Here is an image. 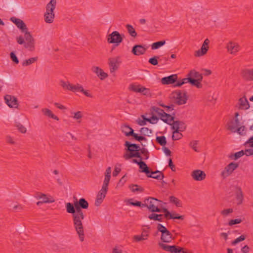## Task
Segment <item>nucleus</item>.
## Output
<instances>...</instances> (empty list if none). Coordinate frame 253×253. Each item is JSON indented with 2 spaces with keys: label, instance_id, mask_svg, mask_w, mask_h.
Here are the masks:
<instances>
[{
  "label": "nucleus",
  "instance_id": "obj_1",
  "mask_svg": "<svg viewBox=\"0 0 253 253\" xmlns=\"http://www.w3.org/2000/svg\"><path fill=\"white\" fill-rule=\"evenodd\" d=\"M74 204L66 203V210L68 213L72 214L74 228L78 235L80 241L83 242L84 240L85 234L82 221L84 219L85 216L82 209H87L88 207V203L83 198L78 201L76 197H74Z\"/></svg>",
  "mask_w": 253,
  "mask_h": 253
},
{
  "label": "nucleus",
  "instance_id": "obj_2",
  "mask_svg": "<svg viewBox=\"0 0 253 253\" xmlns=\"http://www.w3.org/2000/svg\"><path fill=\"white\" fill-rule=\"evenodd\" d=\"M170 97L174 103L178 105L185 104L188 99L186 91L180 90L173 91L171 93Z\"/></svg>",
  "mask_w": 253,
  "mask_h": 253
},
{
  "label": "nucleus",
  "instance_id": "obj_3",
  "mask_svg": "<svg viewBox=\"0 0 253 253\" xmlns=\"http://www.w3.org/2000/svg\"><path fill=\"white\" fill-rule=\"evenodd\" d=\"M144 207H147V209L151 212H161L162 210L159 208V203L162 201L158 200L156 198L149 197L144 201Z\"/></svg>",
  "mask_w": 253,
  "mask_h": 253
},
{
  "label": "nucleus",
  "instance_id": "obj_4",
  "mask_svg": "<svg viewBox=\"0 0 253 253\" xmlns=\"http://www.w3.org/2000/svg\"><path fill=\"white\" fill-rule=\"evenodd\" d=\"M125 152L123 155V158L126 160H127L132 158L131 156L132 154L135 153L136 151H137V149H139V146L136 144L131 143L129 141H126L125 143Z\"/></svg>",
  "mask_w": 253,
  "mask_h": 253
},
{
  "label": "nucleus",
  "instance_id": "obj_5",
  "mask_svg": "<svg viewBox=\"0 0 253 253\" xmlns=\"http://www.w3.org/2000/svg\"><path fill=\"white\" fill-rule=\"evenodd\" d=\"M157 230L161 233V240L163 242L170 243L174 239L171 233L162 224H158Z\"/></svg>",
  "mask_w": 253,
  "mask_h": 253
},
{
  "label": "nucleus",
  "instance_id": "obj_6",
  "mask_svg": "<svg viewBox=\"0 0 253 253\" xmlns=\"http://www.w3.org/2000/svg\"><path fill=\"white\" fill-rule=\"evenodd\" d=\"M159 247L163 250L169 252L170 253H186L184 249L177 246H169L163 243H159Z\"/></svg>",
  "mask_w": 253,
  "mask_h": 253
},
{
  "label": "nucleus",
  "instance_id": "obj_7",
  "mask_svg": "<svg viewBox=\"0 0 253 253\" xmlns=\"http://www.w3.org/2000/svg\"><path fill=\"white\" fill-rule=\"evenodd\" d=\"M187 76L190 77L192 79L197 82L195 83V84H193L194 86H196L198 88H201L202 87V85L201 83L203 79L202 74H200L199 72L193 70L190 71L187 75Z\"/></svg>",
  "mask_w": 253,
  "mask_h": 253
},
{
  "label": "nucleus",
  "instance_id": "obj_8",
  "mask_svg": "<svg viewBox=\"0 0 253 253\" xmlns=\"http://www.w3.org/2000/svg\"><path fill=\"white\" fill-rule=\"evenodd\" d=\"M239 167L238 163L232 162L225 167L221 172V176L224 179L231 175L232 172Z\"/></svg>",
  "mask_w": 253,
  "mask_h": 253
},
{
  "label": "nucleus",
  "instance_id": "obj_9",
  "mask_svg": "<svg viewBox=\"0 0 253 253\" xmlns=\"http://www.w3.org/2000/svg\"><path fill=\"white\" fill-rule=\"evenodd\" d=\"M210 42V40L206 39L204 41L201 49L195 51L194 56L195 57H201L206 54L209 49Z\"/></svg>",
  "mask_w": 253,
  "mask_h": 253
},
{
  "label": "nucleus",
  "instance_id": "obj_10",
  "mask_svg": "<svg viewBox=\"0 0 253 253\" xmlns=\"http://www.w3.org/2000/svg\"><path fill=\"white\" fill-rule=\"evenodd\" d=\"M123 39L121 35L118 31H114L109 35L107 38V42L110 43L119 44L122 42Z\"/></svg>",
  "mask_w": 253,
  "mask_h": 253
},
{
  "label": "nucleus",
  "instance_id": "obj_11",
  "mask_svg": "<svg viewBox=\"0 0 253 253\" xmlns=\"http://www.w3.org/2000/svg\"><path fill=\"white\" fill-rule=\"evenodd\" d=\"M227 51L231 54L235 55L240 50V45L235 42H230L227 44L226 46Z\"/></svg>",
  "mask_w": 253,
  "mask_h": 253
},
{
  "label": "nucleus",
  "instance_id": "obj_12",
  "mask_svg": "<svg viewBox=\"0 0 253 253\" xmlns=\"http://www.w3.org/2000/svg\"><path fill=\"white\" fill-rule=\"evenodd\" d=\"M242 79L247 82L253 81V69H244L241 71Z\"/></svg>",
  "mask_w": 253,
  "mask_h": 253
},
{
  "label": "nucleus",
  "instance_id": "obj_13",
  "mask_svg": "<svg viewBox=\"0 0 253 253\" xmlns=\"http://www.w3.org/2000/svg\"><path fill=\"white\" fill-rule=\"evenodd\" d=\"M4 100L6 104L10 108H18V100L15 96L7 94L4 96Z\"/></svg>",
  "mask_w": 253,
  "mask_h": 253
},
{
  "label": "nucleus",
  "instance_id": "obj_14",
  "mask_svg": "<svg viewBox=\"0 0 253 253\" xmlns=\"http://www.w3.org/2000/svg\"><path fill=\"white\" fill-rule=\"evenodd\" d=\"M171 128L175 130V132H177V131H183L186 129V125L183 121H173L171 123Z\"/></svg>",
  "mask_w": 253,
  "mask_h": 253
},
{
  "label": "nucleus",
  "instance_id": "obj_15",
  "mask_svg": "<svg viewBox=\"0 0 253 253\" xmlns=\"http://www.w3.org/2000/svg\"><path fill=\"white\" fill-rule=\"evenodd\" d=\"M191 175L193 179L196 181H202L206 177L205 172L200 169L193 170L191 172Z\"/></svg>",
  "mask_w": 253,
  "mask_h": 253
},
{
  "label": "nucleus",
  "instance_id": "obj_16",
  "mask_svg": "<svg viewBox=\"0 0 253 253\" xmlns=\"http://www.w3.org/2000/svg\"><path fill=\"white\" fill-rule=\"evenodd\" d=\"M10 20L16 25L17 28H18L22 32L26 31V30L28 29L26 24L21 19L16 18L15 17H12L10 18Z\"/></svg>",
  "mask_w": 253,
  "mask_h": 253
},
{
  "label": "nucleus",
  "instance_id": "obj_17",
  "mask_svg": "<svg viewBox=\"0 0 253 253\" xmlns=\"http://www.w3.org/2000/svg\"><path fill=\"white\" fill-rule=\"evenodd\" d=\"M148 229H143L142 230V233L141 235H135L133 236V239L136 242H140L143 240H146L148 239L149 237V229L150 227L147 226Z\"/></svg>",
  "mask_w": 253,
  "mask_h": 253
},
{
  "label": "nucleus",
  "instance_id": "obj_18",
  "mask_svg": "<svg viewBox=\"0 0 253 253\" xmlns=\"http://www.w3.org/2000/svg\"><path fill=\"white\" fill-rule=\"evenodd\" d=\"M177 80L176 74H173L168 77L163 78L161 82L163 84H174Z\"/></svg>",
  "mask_w": 253,
  "mask_h": 253
},
{
  "label": "nucleus",
  "instance_id": "obj_19",
  "mask_svg": "<svg viewBox=\"0 0 253 253\" xmlns=\"http://www.w3.org/2000/svg\"><path fill=\"white\" fill-rule=\"evenodd\" d=\"M240 125V122L238 118L234 120L230 121L227 124V129L230 130L232 132H236V129Z\"/></svg>",
  "mask_w": 253,
  "mask_h": 253
},
{
  "label": "nucleus",
  "instance_id": "obj_20",
  "mask_svg": "<svg viewBox=\"0 0 253 253\" xmlns=\"http://www.w3.org/2000/svg\"><path fill=\"white\" fill-rule=\"evenodd\" d=\"M147 48L142 45H135L132 49V52L135 55L144 54L146 51Z\"/></svg>",
  "mask_w": 253,
  "mask_h": 253
},
{
  "label": "nucleus",
  "instance_id": "obj_21",
  "mask_svg": "<svg viewBox=\"0 0 253 253\" xmlns=\"http://www.w3.org/2000/svg\"><path fill=\"white\" fill-rule=\"evenodd\" d=\"M174 115V113H173L172 115H171L165 112L159 117L160 119L162 120L165 123L169 125H171V123L173 120L174 119V117L173 116Z\"/></svg>",
  "mask_w": 253,
  "mask_h": 253
},
{
  "label": "nucleus",
  "instance_id": "obj_22",
  "mask_svg": "<svg viewBox=\"0 0 253 253\" xmlns=\"http://www.w3.org/2000/svg\"><path fill=\"white\" fill-rule=\"evenodd\" d=\"M92 71L95 73L101 80H103L108 77L107 73H105L101 68L98 67H92Z\"/></svg>",
  "mask_w": 253,
  "mask_h": 253
},
{
  "label": "nucleus",
  "instance_id": "obj_23",
  "mask_svg": "<svg viewBox=\"0 0 253 253\" xmlns=\"http://www.w3.org/2000/svg\"><path fill=\"white\" fill-rule=\"evenodd\" d=\"M235 195L237 201V204L241 205L243 202L244 196L242 189L240 187H235Z\"/></svg>",
  "mask_w": 253,
  "mask_h": 253
},
{
  "label": "nucleus",
  "instance_id": "obj_24",
  "mask_svg": "<svg viewBox=\"0 0 253 253\" xmlns=\"http://www.w3.org/2000/svg\"><path fill=\"white\" fill-rule=\"evenodd\" d=\"M147 177L157 179L158 180H162L164 177V175L163 172L161 171L156 170L155 171H153L151 170L150 174L148 175Z\"/></svg>",
  "mask_w": 253,
  "mask_h": 253
},
{
  "label": "nucleus",
  "instance_id": "obj_25",
  "mask_svg": "<svg viewBox=\"0 0 253 253\" xmlns=\"http://www.w3.org/2000/svg\"><path fill=\"white\" fill-rule=\"evenodd\" d=\"M239 105L240 109H248L250 107L249 103L245 96L239 99Z\"/></svg>",
  "mask_w": 253,
  "mask_h": 253
},
{
  "label": "nucleus",
  "instance_id": "obj_26",
  "mask_svg": "<svg viewBox=\"0 0 253 253\" xmlns=\"http://www.w3.org/2000/svg\"><path fill=\"white\" fill-rule=\"evenodd\" d=\"M57 4L56 0H50V1L46 5V11L47 12L54 13V11L55 9Z\"/></svg>",
  "mask_w": 253,
  "mask_h": 253
},
{
  "label": "nucleus",
  "instance_id": "obj_27",
  "mask_svg": "<svg viewBox=\"0 0 253 253\" xmlns=\"http://www.w3.org/2000/svg\"><path fill=\"white\" fill-rule=\"evenodd\" d=\"M106 194L104 192L103 193L100 191L98 192L94 203V205L95 206L98 207L101 204L104 199L106 197Z\"/></svg>",
  "mask_w": 253,
  "mask_h": 253
},
{
  "label": "nucleus",
  "instance_id": "obj_28",
  "mask_svg": "<svg viewBox=\"0 0 253 253\" xmlns=\"http://www.w3.org/2000/svg\"><path fill=\"white\" fill-rule=\"evenodd\" d=\"M55 18V13L45 12L44 14V20L46 23L51 24L53 22Z\"/></svg>",
  "mask_w": 253,
  "mask_h": 253
},
{
  "label": "nucleus",
  "instance_id": "obj_29",
  "mask_svg": "<svg viewBox=\"0 0 253 253\" xmlns=\"http://www.w3.org/2000/svg\"><path fill=\"white\" fill-rule=\"evenodd\" d=\"M139 163V166L141 169L139 171L145 173L147 176H148V175L150 173L151 170H150V169L144 162L140 161V163Z\"/></svg>",
  "mask_w": 253,
  "mask_h": 253
},
{
  "label": "nucleus",
  "instance_id": "obj_30",
  "mask_svg": "<svg viewBox=\"0 0 253 253\" xmlns=\"http://www.w3.org/2000/svg\"><path fill=\"white\" fill-rule=\"evenodd\" d=\"M122 132L127 136H132L134 133L133 129L127 125L122 126Z\"/></svg>",
  "mask_w": 253,
  "mask_h": 253
},
{
  "label": "nucleus",
  "instance_id": "obj_31",
  "mask_svg": "<svg viewBox=\"0 0 253 253\" xmlns=\"http://www.w3.org/2000/svg\"><path fill=\"white\" fill-rule=\"evenodd\" d=\"M129 89L130 90L133 91L135 92H139V93L140 91H143V90H146L145 89V87L142 86L140 84L136 85V84H130V85L129 86Z\"/></svg>",
  "mask_w": 253,
  "mask_h": 253
},
{
  "label": "nucleus",
  "instance_id": "obj_32",
  "mask_svg": "<svg viewBox=\"0 0 253 253\" xmlns=\"http://www.w3.org/2000/svg\"><path fill=\"white\" fill-rule=\"evenodd\" d=\"M42 112L45 116H46L57 121L59 120L58 117L53 114L50 110L47 108H44L42 109Z\"/></svg>",
  "mask_w": 253,
  "mask_h": 253
},
{
  "label": "nucleus",
  "instance_id": "obj_33",
  "mask_svg": "<svg viewBox=\"0 0 253 253\" xmlns=\"http://www.w3.org/2000/svg\"><path fill=\"white\" fill-rule=\"evenodd\" d=\"M36 197L37 199H41L43 203H52L54 202V200H49L46 195L43 193H38Z\"/></svg>",
  "mask_w": 253,
  "mask_h": 253
},
{
  "label": "nucleus",
  "instance_id": "obj_34",
  "mask_svg": "<svg viewBox=\"0 0 253 253\" xmlns=\"http://www.w3.org/2000/svg\"><path fill=\"white\" fill-rule=\"evenodd\" d=\"M163 214L152 213L148 215V218L155 221H163Z\"/></svg>",
  "mask_w": 253,
  "mask_h": 253
},
{
  "label": "nucleus",
  "instance_id": "obj_35",
  "mask_svg": "<svg viewBox=\"0 0 253 253\" xmlns=\"http://www.w3.org/2000/svg\"><path fill=\"white\" fill-rule=\"evenodd\" d=\"M126 28L127 32L132 37L135 38L137 36V33L132 25L127 24L126 25Z\"/></svg>",
  "mask_w": 253,
  "mask_h": 253
},
{
  "label": "nucleus",
  "instance_id": "obj_36",
  "mask_svg": "<svg viewBox=\"0 0 253 253\" xmlns=\"http://www.w3.org/2000/svg\"><path fill=\"white\" fill-rule=\"evenodd\" d=\"M73 84H70L69 82H65L61 81L60 85L66 90L72 91L73 87Z\"/></svg>",
  "mask_w": 253,
  "mask_h": 253
},
{
  "label": "nucleus",
  "instance_id": "obj_37",
  "mask_svg": "<svg viewBox=\"0 0 253 253\" xmlns=\"http://www.w3.org/2000/svg\"><path fill=\"white\" fill-rule=\"evenodd\" d=\"M24 47L30 51H33L35 49V40L30 42H25Z\"/></svg>",
  "mask_w": 253,
  "mask_h": 253
},
{
  "label": "nucleus",
  "instance_id": "obj_38",
  "mask_svg": "<svg viewBox=\"0 0 253 253\" xmlns=\"http://www.w3.org/2000/svg\"><path fill=\"white\" fill-rule=\"evenodd\" d=\"M166 43L165 41H161L159 42H154L151 45V49L152 50H155L159 48Z\"/></svg>",
  "mask_w": 253,
  "mask_h": 253
},
{
  "label": "nucleus",
  "instance_id": "obj_39",
  "mask_svg": "<svg viewBox=\"0 0 253 253\" xmlns=\"http://www.w3.org/2000/svg\"><path fill=\"white\" fill-rule=\"evenodd\" d=\"M169 201L171 203L174 204L177 207H182V204L178 198L174 196H170Z\"/></svg>",
  "mask_w": 253,
  "mask_h": 253
},
{
  "label": "nucleus",
  "instance_id": "obj_40",
  "mask_svg": "<svg viewBox=\"0 0 253 253\" xmlns=\"http://www.w3.org/2000/svg\"><path fill=\"white\" fill-rule=\"evenodd\" d=\"M156 141L162 146H164L167 144V140L165 136H157Z\"/></svg>",
  "mask_w": 253,
  "mask_h": 253
},
{
  "label": "nucleus",
  "instance_id": "obj_41",
  "mask_svg": "<svg viewBox=\"0 0 253 253\" xmlns=\"http://www.w3.org/2000/svg\"><path fill=\"white\" fill-rule=\"evenodd\" d=\"M65 140L67 141L69 143H70L71 145H72L71 144L72 141L71 140H77V138L75 137L70 132H67L65 135Z\"/></svg>",
  "mask_w": 253,
  "mask_h": 253
},
{
  "label": "nucleus",
  "instance_id": "obj_42",
  "mask_svg": "<svg viewBox=\"0 0 253 253\" xmlns=\"http://www.w3.org/2000/svg\"><path fill=\"white\" fill-rule=\"evenodd\" d=\"M244 155H245L244 151L241 150L240 151L235 153L233 155H231L230 156V158L231 159L236 160L238 159L239 158H241V157L243 156Z\"/></svg>",
  "mask_w": 253,
  "mask_h": 253
},
{
  "label": "nucleus",
  "instance_id": "obj_43",
  "mask_svg": "<svg viewBox=\"0 0 253 253\" xmlns=\"http://www.w3.org/2000/svg\"><path fill=\"white\" fill-rule=\"evenodd\" d=\"M22 33H24V38L25 39V42L35 40L32 37L30 33L28 31V29L26 30V31L23 32Z\"/></svg>",
  "mask_w": 253,
  "mask_h": 253
},
{
  "label": "nucleus",
  "instance_id": "obj_44",
  "mask_svg": "<svg viewBox=\"0 0 253 253\" xmlns=\"http://www.w3.org/2000/svg\"><path fill=\"white\" fill-rule=\"evenodd\" d=\"M83 91V87L80 84H73L72 91L74 92H81Z\"/></svg>",
  "mask_w": 253,
  "mask_h": 253
},
{
  "label": "nucleus",
  "instance_id": "obj_45",
  "mask_svg": "<svg viewBox=\"0 0 253 253\" xmlns=\"http://www.w3.org/2000/svg\"><path fill=\"white\" fill-rule=\"evenodd\" d=\"M180 131H177V132H175V130H173L172 132V139L173 140H178L181 139L183 135L181 133L179 132Z\"/></svg>",
  "mask_w": 253,
  "mask_h": 253
},
{
  "label": "nucleus",
  "instance_id": "obj_46",
  "mask_svg": "<svg viewBox=\"0 0 253 253\" xmlns=\"http://www.w3.org/2000/svg\"><path fill=\"white\" fill-rule=\"evenodd\" d=\"M181 81L183 84L186 83H189L192 85H193V84H195V83L197 82L196 81L192 79L190 77H187V76L186 78L182 79Z\"/></svg>",
  "mask_w": 253,
  "mask_h": 253
},
{
  "label": "nucleus",
  "instance_id": "obj_47",
  "mask_svg": "<svg viewBox=\"0 0 253 253\" xmlns=\"http://www.w3.org/2000/svg\"><path fill=\"white\" fill-rule=\"evenodd\" d=\"M141 134L149 136L152 133V130L147 127H142L140 130Z\"/></svg>",
  "mask_w": 253,
  "mask_h": 253
},
{
  "label": "nucleus",
  "instance_id": "obj_48",
  "mask_svg": "<svg viewBox=\"0 0 253 253\" xmlns=\"http://www.w3.org/2000/svg\"><path fill=\"white\" fill-rule=\"evenodd\" d=\"M130 187L131 188V191L133 192H142L144 191V189L142 187H139V186L137 185H131L130 186Z\"/></svg>",
  "mask_w": 253,
  "mask_h": 253
},
{
  "label": "nucleus",
  "instance_id": "obj_49",
  "mask_svg": "<svg viewBox=\"0 0 253 253\" xmlns=\"http://www.w3.org/2000/svg\"><path fill=\"white\" fill-rule=\"evenodd\" d=\"M198 144V141L193 140L189 143V146L192 148L195 152H198L199 150L198 149L197 145Z\"/></svg>",
  "mask_w": 253,
  "mask_h": 253
},
{
  "label": "nucleus",
  "instance_id": "obj_50",
  "mask_svg": "<svg viewBox=\"0 0 253 253\" xmlns=\"http://www.w3.org/2000/svg\"><path fill=\"white\" fill-rule=\"evenodd\" d=\"M152 110L153 112H154L156 114H157V115L159 117H160L163 113H165V111H164V110H163L160 108H158L157 107H156V106H153L152 107Z\"/></svg>",
  "mask_w": 253,
  "mask_h": 253
},
{
  "label": "nucleus",
  "instance_id": "obj_51",
  "mask_svg": "<svg viewBox=\"0 0 253 253\" xmlns=\"http://www.w3.org/2000/svg\"><path fill=\"white\" fill-rule=\"evenodd\" d=\"M133 199H130L128 200V202L130 205L133 206H137L141 208L144 207V204H142L141 202L139 201H135L134 202H132Z\"/></svg>",
  "mask_w": 253,
  "mask_h": 253
},
{
  "label": "nucleus",
  "instance_id": "obj_52",
  "mask_svg": "<svg viewBox=\"0 0 253 253\" xmlns=\"http://www.w3.org/2000/svg\"><path fill=\"white\" fill-rule=\"evenodd\" d=\"M245 239H246V236L244 235H242L241 236H240L238 238H236L235 240H234L232 242V245H235L237 243L245 240Z\"/></svg>",
  "mask_w": 253,
  "mask_h": 253
},
{
  "label": "nucleus",
  "instance_id": "obj_53",
  "mask_svg": "<svg viewBox=\"0 0 253 253\" xmlns=\"http://www.w3.org/2000/svg\"><path fill=\"white\" fill-rule=\"evenodd\" d=\"M162 211L165 213L164 216L167 219H169V218H177L176 217H173L172 215H171V213L168 211L167 209L164 208Z\"/></svg>",
  "mask_w": 253,
  "mask_h": 253
},
{
  "label": "nucleus",
  "instance_id": "obj_54",
  "mask_svg": "<svg viewBox=\"0 0 253 253\" xmlns=\"http://www.w3.org/2000/svg\"><path fill=\"white\" fill-rule=\"evenodd\" d=\"M233 212V209H224L221 211V214L223 216L225 217L227 216L229 214Z\"/></svg>",
  "mask_w": 253,
  "mask_h": 253
},
{
  "label": "nucleus",
  "instance_id": "obj_55",
  "mask_svg": "<svg viewBox=\"0 0 253 253\" xmlns=\"http://www.w3.org/2000/svg\"><path fill=\"white\" fill-rule=\"evenodd\" d=\"M159 118L156 116H152L150 118L147 119V122L152 124H155L158 122Z\"/></svg>",
  "mask_w": 253,
  "mask_h": 253
},
{
  "label": "nucleus",
  "instance_id": "obj_56",
  "mask_svg": "<svg viewBox=\"0 0 253 253\" xmlns=\"http://www.w3.org/2000/svg\"><path fill=\"white\" fill-rule=\"evenodd\" d=\"M109 63H120L121 62V58L120 57L117 56L113 58H111L109 60Z\"/></svg>",
  "mask_w": 253,
  "mask_h": 253
},
{
  "label": "nucleus",
  "instance_id": "obj_57",
  "mask_svg": "<svg viewBox=\"0 0 253 253\" xmlns=\"http://www.w3.org/2000/svg\"><path fill=\"white\" fill-rule=\"evenodd\" d=\"M134 138L139 142H141V141H146L147 139L145 137L143 136H138L137 133H134L133 135L132 136Z\"/></svg>",
  "mask_w": 253,
  "mask_h": 253
},
{
  "label": "nucleus",
  "instance_id": "obj_58",
  "mask_svg": "<svg viewBox=\"0 0 253 253\" xmlns=\"http://www.w3.org/2000/svg\"><path fill=\"white\" fill-rule=\"evenodd\" d=\"M38 56L32 57L25 60L24 63H33L39 61Z\"/></svg>",
  "mask_w": 253,
  "mask_h": 253
},
{
  "label": "nucleus",
  "instance_id": "obj_59",
  "mask_svg": "<svg viewBox=\"0 0 253 253\" xmlns=\"http://www.w3.org/2000/svg\"><path fill=\"white\" fill-rule=\"evenodd\" d=\"M242 222V220L239 218L231 219L229 221L228 225L229 226H232L235 224L240 223Z\"/></svg>",
  "mask_w": 253,
  "mask_h": 253
},
{
  "label": "nucleus",
  "instance_id": "obj_60",
  "mask_svg": "<svg viewBox=\"0 0 253 253\" xmlns=\"http://www.w3.org/2000/svg\"><path fill=\"white\" fill-rule=\"evenodd\" d=\"M245 126H243L240 127H238V128L236 129V132L238 133L240 135H244L245 134Z\"/></svg>",
  "mask_w": 253,
  "mask_h": 253
},
{
  "label": "nucleus",
  "instance_id": "obj_61",
  "mask_svg": "<svg viewBox=\"0 0 253 253\" xmlns=\"http://www.w3.org/2000/svg\"><path fill=\"white\" fill-rule=\"evenodd\" d=\"M246 146L253 148V135L244 144Z\"/></svg>",
  "mask_w": 253,
  "mask_h": 253
},
{
  "label": "nucleus",
  "instance_id": "obj_62",
  "mask_svg": "<svg viewBox=\"0 0 253 253\" xmlns=\"http://www.w3.org/2000/svg\"><path fill=\"white\" fill-rule=\"evenodd\" d=\"M119 64H110V70L111 73H114L119 68Z\"/></svg>",
  "mask_w": 253,
  "mask_h": 253
},
{
  "label": "nucleus",
  "instance_id": "obj_63",
  "mask_svg": "<svg viewBox=\"0 0 253 253\" xmlns=\"http://www.w3.org/2000/svg\"><path fill=\"white\" fill-rule=\"evenodd\" d=\"M83 117L82 112L81 111H78L76 113H74V115L73 118L75 119L79 120L81 119Z\"/></svg>",
  "mask_w": 253,
  "mask_h": 253
},
{
  "label": "nucleus",
  "instance_id": "obj_64",
  "mask_svg": "<svg viewBox=\"0 0 253 253\" xmlns=\"http://www.w3.org/2000/svg\"><path fill=\"white\" fill-rule=\"evenodd\" d=\"M244 153L247 156L253 155V148L246 149Z\"/></svg>",
  "mask_w": 253,
  "mask_h": 253
}]
</instances>
